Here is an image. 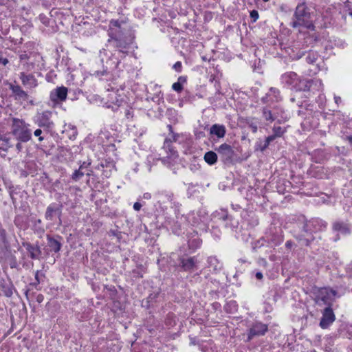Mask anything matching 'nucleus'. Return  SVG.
Segmentation results:
<instances>
[{
  "label": "nucleus",
  "instance_id": "1",
  "mask_svg": "<svg viewBox=\"0 0 352 352\" xmlns=\"http://www.w3.org/2000/svg\"><path fill=\"white\" fill-rule=\"evenodd\" d=\"M109 38L106 44L107 48L100 50L99 56L102 62L107 59L105 69L102 71H93L91 75L102 79L109 74V69L118 68L121 58L129 53L133 47V37L131 34H124L121 28V22L118 20H111L108 30Z\"/></svg>",
  "mask_w": 352,
  "mask_h": 352
},
{
  "label": "nucleus",
  "instance_id": "2",
  "mask_svg": "<svg viewBox=\"0 0 352 352\" xmlns=\"http://www.w3.org/2000/svg\"><path fill=\"white\" fill-rule=\"evenodd\" d=\"M291 25L294 28L302 27L309 30L314 29L312 14L305 3H299L296 6Z\"/></svg>",
  "mask_w": 352,
  "mask_h": 352
},
{
  "label": "nucleus",
  "instance_id": "3",
  "mask_svg": "<svg viewBox=\"0 0 352 352\" xmlns=\"http://www.w3.org/2000/svg\"><path fill=\"white\" fill-rule=\"evenodd\" d=\"M30 125L23 119L12 118L11 133L14 138L22 142H28L32 138Z\"/></svg>",
  "mask_w": 352,
  "mask_h": 352
},
{
  "label": "nucleus",
  "instance_id": "4",
  "mask_svg": "<svg viewBox=\"0 0 352 352\" xmlns=\"http://www.w3.org/2000/svg\"><path fill=\"white\" fill-rule=\"evenodd\" d=\"M280 82L285 86L296 91H309V85L307 80L301 78L297 74L293 72H288L282 74Z\"/></svg>",
  "mask_w": 352,
  "mask_h": 352
},
{
  "label": "nucleus",
  "instance_id": "5",
  "mask_svg": "<svg viewBox=\"0 0 352 352\" xmlns=\"http://www.w3.org/2000/svg\"><path fill=\"white\" fill-rule=\"evenodd\" d=\"M314 300L319 306L331 307L337 295L336 291L329 287H316L313 292Z\"/></svg>",
  "mask_w": 352,
  "mask_h": 352
},
{
  "label": "nucleus",
  "instance_id": "6",
  "mask_svg": "<svg viewBox=\"0 0 352 352\" xmlns=\"http://www.w3.org/2000/svg\"><path fill=\"white\" fill-rule=\"evenodd\" d=\"M175 218L165 214L162 224L166 228L170 230L173 234L179 235L186 229L187 223L186 221L181 222L180 217L182 214L179 211V208L175 209Z\"/></svg>",
  "mask_w": 352,
  "mask_h": 352
},
{
  "label": "nucleus",
  "instance_id": "7",
  "mask_svg": "<svg viewBox=\"0 0 352 352\" xmlns=\"http://www.w3.org/2000/svg\"><path fill=\"white\" fill-rule=\"evenodd\" d=\"M110 93L107 96V101L105 102L107 108L111 109L113 111H117L118 108L126 103V97L123 92V89L121 90L116 89L109 85L107 89Z\"/></svg>",
  "mask_w": 352,
  "mask_h": 352
},
{
  "label": "nucleus",
  "instance_id": "8",
  "mask_svg": "<svg viewBox=\"0 0 352 352\" xmlns=\"http://www.w3.org/2000/svg\"><path fill=\"white\" fill-rule=\"evenodd\" d=\"M207 219L206 212L199 210L197 212H190L186 215H181L180 221L182 223L186 221L187 226L190 225L193 227H199V229L204 230L206 228Z\"/></svg>",
  "mask_w": 352,
  "mask_h": 352
},
{
  "label": "nucleus",
  "instance_id": "9",
  "mask_svg": "<svg viewBox=\"0 0 352 352\" xmlns=\"http://www.w3.org/2000/svg\"><path fill=\"white\" fill-rule=\"evenodd\" d=\"M155 197L156 199V205L159 206V207L162 208L164 210V208H166V206H163L165 204L169 202L173 205V207L175 209L179 208L180 207V204L175 201L174 194L169 190H160L158 191L155 195Z\"/></svg>",
  "mask_w": 352,
  "mask_h": 352
},
{
  "label": "nucleus",
  "instance_id": "10",
  "mask_svg": "<svg viewBox=\"0 0 352 352\" xmlns=\"http://www.w3.org/2000/svg\"><path fill=\"white\" fill-rule=\"evenodd\" d=\"M52 112L50 111H44L37 113L35 117V123L41 128L44 129V131H50L54 127V123L52 120Z\"/></svg>",
  "mask_w": 352,
  "mask_h": 352
},
{
  "label": "nucleus",
  "instance_id": "11",
  "mask_svg": "<svg viewBox=\"0 0 352 352\" xmlns=\"http://www.w3.org/2000/svg\"><path fill=\"white\" fill-rule=\"evenodd\" d=\"M268 330L267 324L261 322H256L254 323L248 331L247 342H250L254 337L262 336L265 334Z\"/></svg>",
  "mask_w": 352,
  "mask_h": 352
},
{
  "label": "nucleus",
  "instance_id": "12",
  "mask_svg": "<svg viewBox=\"0 0 352 352\" xmlns=\"http://www.w3.org/2000/svg\"><path fill=\"white\" fill-rule=\"evenodd\" d=\"M62 214V206L56 203L50 204L46 208L45 218L47 221H54L58 217L60 221Z\"/></svg>",
  "mask_w": 352,
  "mask_h": 352
},
{
  "label": "nucleus",
  "instance_id": "13",
  "mask_svg": "<svg viewBox=\"0 0 352 352\" xmlns=\"http://www.w3.org/2000/svg\"><path fill=\"white\" fill-rule=\"evenodd\" d=\"M216 150L223 162L228 163L232 161L234 156V151L230 145L224 143L220 145Z\"/></svg>",
  "mask_w": 352,
  "mask_h": 352
},
{
  "label": "nucleus",
  "instance_id": "14",
  "mask_svg": "<svg viewBox=\"0 0 352 352\" xmlns=\"http://www.w3.org/2000/svg\"><path fill=\"white\" fill-rule=\"evenodd\" d=\"M281 100L282 97L280 94V91L275 87H271L267 93L265 94V96L261 99L263 104L269 105L278 102Z\"/></svg>",
  "mask_w": 352,
  "mask_h": 352
},
{
  "label": "nucleus",
  "instance_id": "15",
  "mask_svg": "<svg viewBox=\"0 0 352 352\" xmlns=\"http://www.w3.org/2000/svg\"><path fill=\"white\" fill-rule=\"evenodd\" d=\"M273 134L267 136L265 138L264 144L261 146V151H265L270 145V144L276 140L277 138L282 137L283 134L286 132V129L283 128L280 126L274 125L272 128Z\"/></svg>",
  "mask_w": 352,
  "mask_h": 352
},
{
  "label": "nucleus",
  "instance_id": "16",
  "mask_svg": "<svg viewBox=\"0 0 352 352\" xmlns=\"http://www.w3.org/2000/svg\"><path fill=\"white\" fill-rule=\"evenodd\" d=\"M181 135L178 133H172L171 138H166L164 140L162 148L167 153L168 157H175L177 155V151L172 146V142L181 143L179 138Z\"/></svg>",
  "mask_w": 352,
  "mask_h": 352
},
{
  "label": "nucleus",
  "instance_id": "17",
  "mask_svg": "<svg viewBox=\"0 0 352 352\" xmlns=\"http://www.w3.org/2000/svg\"><path fill=\"white\" fill-rule=\"evenodd\" d=\"M67 96V89L65 87H59L53 89L50 92V100L57 103L58 102H63L66 100Z\"/></svg>",
  "mask_w": 352,
  "mask_h": 352
},
{
  "label": "nucleus",
  "instance_id": "18",
  "mask_svg": "<svg viewBox=\"0 0 352 352\" xmlns=\"http://www.w3.org/2000/svg\"><path fill=\"white\" fill-rule=\"evenodd\" d=\"M336 317L331 307H327L323 312L322 317L320 322V326L322 329L327 328L335 320Z\"/></svg>",
  "mask_w": 352,
  "mask_h": 352
},
{
  "label": "nucleus",
  "instance_id": "19",
  "mask_svg": "<svg viewBox=\"0 0 352 352\" xmlns=\"http://www.w3.org/2000/svg\"><path fill=\"white\" fill-rule=\"evenodd\" d=\"M9 89L12 91V95L15 100L21 102L28 100V94L19 85L10 83Z\"/></svg>",
  "mask_w": 352,
  "mask_h": 352
},
{
  "label": "nucleus",
  "instance_id": "20",
  "mask_svg": "<svg viewBox=\"0 0 352 352\" xmlns=\"http://www.w3.org/2000/svg\"><path fill=\"white\" fill-rule=\"evenodd\" d=\"M310 228L311 227H306L305 224L302 233L296 236L302 245H310L315 239L312 233L308 231Z\"/></svg>",
  "mask_w": 352,
  "mask_h": 352
},
{
  "label": "nucleus",
  "instance_id": "21",
  "mask_svg": "<svg viewBox=\"0 0 352 352\" xmlns=\"http://www.w3.org/2000/svg\"><path fill=\"white\" fill-rule=\"evenodd\" d=\"M19 78L23 85L26 88L32 89L38 85L37 80L32 74H26L25 72H21Z\"/></svg>",
  "mask_w": 352,
  "mask_h": 352
},
{
  "label": "nucleus",
  "instance_id": "22",
  "mask_svg": "<svg viewBox=\"0 0 352 352\" xmlns=\"http://www.w3.org/2000/svg\"><path fill=\"white\" fill-rule=\"evenodd\" d=\"M188 245L192 251H195L201 246L202 241L199 237L197 232H189L187 235Z\"/></svg>",
  "mask_w": 352,
  "mask_h": 352
},
{
  "label": "nucleus",
  "instance_id": "23",
  "mask_svg": "<svg viewBox=\"0 0 352 352\" xmlns=\"http://www.w3.org/2000/svg\"><path fill=\"white\" fill-rule=\"evenodd\" d=\"M268 242L272 245H278L283 241V236L281 234V230L279 228L278 230L275 228V232L270 233L267 235Z\"/></svg>",
  "mask_w": 352,
  "mask_h": 352
},
{
  "label": "nucleus",
  "instance_id": "24",
  "mask_svg": "<svg viewBox=\"0 0 352 352\" xmlns=\"http://www.w3.org/2000/svg\"><path fill=\"white\" fill-rule=\"evenodd\" d=\"M197 258L196 256L182 258L181 261L182 267L185 271H190L196 268L197 264Z\"/></svg>",
  "mask_w": 352,
  "mask_h": 352
},
{
  "label": "nucleus",
  "instance_id": "25",
  "mask_svg": "<svg viewBox=\"0 0 352 352\" xmlns=\"http://www.w3.org/2000/svg\"><path fill=\"white\" fill-rule=\"evenodd\" d=\"M0 289L6 297H11L13 294L14 286L10 280H0Z\"/></svg>",
  "mask_w": 352,
  "mask_h": 352
},
{
  "label": "nucleus",
  "instance_id": "26",
  "mask_svg": "<svg viewBox=\"0 0 352 352\" xmlns=\"http://www.w3.org/2000/svg\"><path fill=\"white\" fill-rule=\"evenodd\" d=\"M226 129L224 125L214 124L210 129V133L217 136L218 138H222L225 136Z\"/></svg>",
  "mask_w": 352,
  "mask_h": 352
},
{
  "label": "nucleus",
  "instance_id": "27",
  "mask_svg": "<svg viewBox=\"0 0 352 352\" xmlns=\"http://www.w3.org/2000/svg\"><path fill=\"white\" fill-rule=\"evenodd\" d=\"M306 227H312L315 232L320 231L327 227V223L320 219H315L306 223Z\"/></svg>",
  "mask_w": 352,
  "mask_h": 352
},
{
  "label": "nucleus",
  "instance_id": "28",
  "mask_svg": "<svg viewBox=\"0 0 352 352\" xmlns=\"http://www.w3.org/2000/svg\"><path fill=\"white\" fill-rule=\"evenodd\" d=\"M26 250L30 254V257L32 259H39L41 255V248L38 245H32L30 243H27Z\"/></svg>",
  "mask_w": 352,
  "mask_h": 352
},
{
  "label": "nucleus",
  "instance_id": "29",
  "mask_svg": "<svg viewBox=\"0 0 352 352\" xmlns=\"http://www.w3.org/2000/svg\"><path fill=\"white\" fill-rule=\"evenodd\" d=\"M47 239L50 251L55 253L58 252L61 248V243L57 239L49 235L47 236Z\"/></svg>",
  "mask_w": 352,
  "mask_h": 352
},
{
  "label": "nucleus",
  "instance_id": "30",
  "mask_svg": "<svg viewBox=\"0 0 352 352\" xmlns=\"http://www.w3.org/2000/svg\"><path fill=\"white\" fill-rule=\"evenodd\" d=\"M263 116L265 120L270 121V122L276 120L279 121L278 113L273 112V111L268 107H264L263 109Z\"/></svg>",
  "mask_w": 352,
  "mask_h": 352
},
{
  "label": "nucleus",
  "instance_id": "31",
  "mask_svg": "<svg viewBox=\"0 0 352 352\" xmlns=\"http://www.w3.org/2000/svg\"><path fill=\"white\" fill-rule=\"evenodd\" d=\"M333 229L335 232H337L338 233L346 235L350 233L349 228L348 226L343 223L340 221H336L333 225Z\"/></svg>",
  "mask_w": 352,
  "mask_h": 352
},
{
  "label": "nucleus",
  "instance_id": "32",
  "mask_svg": "<svg viewBox=\"0 0 352 352\" xmlns=\"http://www.w3.org/2000/svg\"><path fill=\"white\" fill-rule=\"evenodd\" d=\"M208 267L216 272L221 270L223 265L217 257L210 256L208 258Z\"/></svg>",
  "mask_w": 352,
  "mask_h": 352
},
{
  "label": "nucleus",
  "instance_id": "33",
  "mask_svg": "<svg viewBox=\"0 0 352 352\" xmlns=\"http://www.w3.org/2000/svg\"><path fill=\"white\" fill-rule=\"evenodd\" d=\"M309 82V90H317V91H322L323 90V83L322 80L320 79H314L311 80H308Z\"/></svg>",
  "mask_w": 352,
  "mask_h": 352
},
{
  "label": "nucleus",
  "instance_id": "34",
  "mask_svg": "<svg viewBox=\"0 0 352 352\" xmlns=\"http://www.w3.org/2000/svg\"><path fill=\"white\" fill-rule=\"evenodd\" d=\"M204 160L208 164L213 165L217 161V155L213 151H208L204 155Z\"/></svg>",
  "mask_w": 352,
  "mask_h": 352
},
{
  "label": "nucleus",
  "instance_id": "35",
  "mask_svg": "<svg viewBox=\"0 0 352 352\" xmlns=\"http://www.w3.org/2000/svg\"><path fill=\"white\" fill-rule=\"evenodd\" d=\"M320 58V55L317 52L309 51L307 52L305 60L309 64H314Z\"/></svg>",
  "mask_w": 352,
  "mask_h": 352
},
{
  "label": "nucleus",
  "instance_id": "36",
  "mask_svg": "<svg viewBox=\"0 0 352 352\" xmlns=\"http://www.w3.org/2000/svg\"><path fill=\"white\" fill-rule=\"evenodd\" d=\"M19 59L21 64L23 65L22 69L28 70L30 67V64L28 63V60L29 59V56H28V54L25 52L20 54Z\"/></svg>",
  "mask_w": 352,
  "mask_h": 352
},
{
  "label": "nucleus",
  "instance_id": "37",
  "mask_svg": "<svg viewBox=\"0 0 352 352\" xmlns=\"http://www.w3.org/2000/svg\"><path fill=\"white\" fill-rule=\"evenodd\" d=\"M41 223H42V221L41 219H35L34 223L33 225V229H34V232H36L37 234H42L45 232V230H44L43 227L42 226Z\"/></svg>",
  "mask_w": 352,
  "mask_h": 352
},
{
  "label": "nucleus",
  "instance_id": "38",
  "mask_svg": "<svg viewBox=\"0 0 352 352\" xmlns=\"http://www.w3.org/2000/svg\"><path fill=\"white\" fill-rule=\"evenodd\" d=\"M273 112L278 113L279 115V121L281 120H286L287 118V115L285 114V111L278 106H275L273 109Z\"/></svg>",
  "mask_w": 352,
  "mask_h": 352
},
{
  "label": "nucleus",
  "instance_id": "39",
  "mask_svg": "<svg viewBox=\"0 0 352 352\" xmlns=\"http://www.w3.org/2000/svg\"><path fill=\"white\" fill-rule=\"evenodd\" d=\"M85 175V173L82 170L78 168L77 170H75V171L72 175V179L77 182L78 181L83 175Z\"/></svg>",
  "mask_w": 352,
  "mask_h": 352
},
{
  "label": "nucleus",
  "instance_id": "40",
  "mask_svg": "<svg viewBox=\"0 0 352 352\" xmlns=\"http://www.w3.org/2000/svg\"><path fill=\"white\" fill-rule=\"evenodd\" d=\"M219 285V282L216 280H211L208 282L207 287L211 289V291H216L218 289Z\"/></svg>",
  "mask_w": 352,
  "mask_h": 352
},
{
  "label": "nucleus",
  "instance_id": "41",
  "mask_svg": "<svg viewBox=\"0 0 352 352\" xmlns=\"http://www.w3.org/2000/svg\"><path fill=\"white\" fill-rule=\"evenodd\" d=\"M160 158L158 157H155V156L154 155H149L147 158H146V164H147V166H148V170L150 171L151 170V162H154L155 160H160Z\"/></svg>",
  "mask_w": 352,
  "mask_h": 352
},
{
  "label": "nucleus",
  "instance_id": "42",
  "mask_svg": "<svg viewBox=\"0 0 352 352\" xmlns=\"http://www.w3.org/2000/svg\"><path fill=\"white\" fill-rule=\"evenodd\" d=\"M42 133H43V131L40 129H36L34 132V135L36 137H38V140L39 142H42L45 139L44 136L42 135Z\"/></svg>",
  "mask_w": 352,
  "mask_h": 352
},
{
  "label": "nucleus",
  "instance_id": "43",
  "mask_svg": "<svg viewBox=\"0 0 352 352\" xmlns=\"http://www.w3.org/2000/svg\"><path fill=\"white\" fill-rule=\"evenodd\" d=\"M91 162L90 161H86V162H80V167L79 168L81 169V170H84V169H86V170H88L89 169V167L91 165Z\"/></svg>",
  "mask_w": 352,
  "mask_h": 352
},
{
  "label": "nucleus",
  "instance_id": "44",
  "mask_svg": "<svg viewBox=\"0 0 352 352\" xmlns=\"http://www.w3.org/2000/svg\"><path fill=\"white\" fill-rule=\"evenodd\" d=\"M172 89L177 92H180L183 89V86L179 82H176L173 84Z\"/></svg>",
  "mask_w": 352,
  "mask_h": 352
},
{
  "label": "nucleus",
  "instance_id": "45",
  "mask_svg": "<svg viewBox=\"0 0 352 352\" xmlns=\"http://www.w3.org/2000/svg\"><path fill=\"white\" fill-rule=\"evenodd\" d=\"M227 306L228 307H230L232 309V311H236L237 309V305H236V302L234 300H231L230 301L228 304H227Z\"/></svg>",
  "mask_w": 352,
  "mask_h": 352
},
{
  "label": "nucleus",
  "instance_id": "46",
  "mask_svg": "<svg viewBox=\"0 0 352 352\" xmlns=\"http://www.w3.org/2000/svg\"><path fill=\"white\" fill-rule=\"evenodd\" d=\"M250 17L254 22L258 19V13L256 10H252L250 12Z\"/></svg>",
  "mask_w": 352,
  "mask_h": 352
},
{
  "label": "nucleus",
  "instance_id": "47",
  "mask_svg": "<svg viewBox=\"0 0 352 352\" xmlns=\"http://www.w3.org/2000/svg\"><path fill=\"white\" fill-rule=\"evenodd\" d=\"M39 19L42 23L45 24L46 25L49 24V19L46 16H45L43 14H40Z\"/></svg>",
  "mask_w": 352,
  "mask_h": 352
},
{
  "label": "nucleus",
  "instance_id": "48",
  "mask_svg": "<svg viewBox=\"0 0 352 352\" xmlns=\"http://www.w3.org/2000/svg\"><path fill=\"white\" fill-rule=\"evenodd\" d=\"M9 61L7 58L2 56L1 52H0V65L6 66L8 64Z\"/></svg>",
  "mask_w": 352,
  "mask_h": 352
},
{
  "label": "nucleus",
  "instance_id": "49",
  "mask_svg": "<svg viewBox=\"0 0 352 352\" xmlns=\"http://www.w3.org/2000/svg\"><path fill=\"white\" fill-rule=\"evenodd\" d=\"M182 63L179 61L176 62L174 65L173 68L177 71V72H181L182 70Z\"/></svg>",
  "mask_w": 352,
  "mask_h": 352
},
{
  "label": "nucleus",
  "instance_id": "50",
  "mask_svg": "<svg viewBox=\"0 0 352 352\" xmlns=\"http://www.w3.org/2000/svg\"><path fill=\"white\" fill-rule=\"evenodd\" d=\"M304 55H305V53H303L302 52H300L297 53L296 54L290 55V56L294 60H298V59H300Z\"/></svg>",
  "mask_w": 352,
  "mask_h": 352
},
{
  "label": "nucleus",
  "instance_id": "51",
  "mask_svg": "<svg viewBox=\"0 0 352 352\" xmlns=\"http://www.w3.org/2000/svg\"><path fill=\"white\" fill-rule=\"evenodd\" d=\"M125 116L127 119L132 118L133 116V111L131 109L125 111Z\"/></svg>",
  "mask_w": 352,
  "mask_h": 352
},
{
  "label": "nucleus",
  "instance_id": "52",
  "mask_svg": "<svg viewBox=\"0 0 352 352\" xmlns=\"http://www.w3.org/2000/svg\"><path fill=\"white\" fill-rule=\"evenodd\" d=\"M39 275H40V272L36 271L35 273L36 283H34V285H38L40 283L41 280H40Z\"/></svg>",
  "mask_w": 352,
  "mask_h": 352
},
{
  "label": "nucleus",
  "instance_id": "53",
  "mask_svg": "<svg viewBox=\"0 0 352 352\" xmlns=\"http://www.w3.org/2000/svg\"><path fill=\"white\" fill-rule=\"evenodd\" d=\"M142 208V204L139 202H135L133 204V209L135 210V211H139Z\"/></svg>",
  "mask_w": 352,
  "mask_h": 352
},
{
  "label": "nucleus",
  "instance_id": "54",
  "mask_svg": "<svg viewBox=\"0 0 352 352\" xmlns=\"http://www.w3.org/2000/svg\"><path fill=\"white\" fill-rule=\"evenodd\" d=\"M177 82H179L182 85L186 82V77L184 76H179L178 78V80L177 81Z\"/></svg>",
  "mask_w": 352,
  "mask_h": 352
},
{
  "label": "nucleus",
  "instance_id": "55",
  "mask_svg": "<svg viewBox=\"0 0 352 352\" xmlns=\"http://www.w3.org/2000/svg\"><path fill=\"white\" fill-rule=\"evenodd\" d=\"M255 277L258 280H262L263 278V274L261 272H256L255 273Z\"/></svg>",
  "mask_w": 352,
  "mask_h": 352
},
{
  "label": "nucleus",
  "instance_id": "56",
  "mask_svg": "<svg viewBox=\"0 0 352 352\" xmlns=\"http://www.w3.org/2000/svg\"><path fill=\"white\" fill-rule=\"evenodd\" d=\"M293 245H294V243L292 241H287L285 243V246L288 249H291L293 247Z\"/></svg>",
  "mask_w": 352,
  "mask_h": 352
},
{
  "label": "nucleus",
  "instance_id": "57",
  "mask_svg": "<svg viewBox=\"0 0 352 352\" xmlns=\"http://www.w3.org/2000/svg\"><path fill=\"white\" fill-rule=\"evenodd\" d=\"M151 197H152L151 194L149 192H145L143 195V198L145 199H151Z\"/></svg>",
  "mask_w": 352,
  "mask_h": 352
},
{
  "label": "nucleus",
  "instance_id": "58",
  "mask_svg": "<svg viewBox=\"0 0 352 352\" xmlns=\"http://www.w3.org/2000/svg\"><path fill=\"white\" fill-rule=\"evenodd\" d=\"M195 96H189L188 97H186V100L190 102H192L195 100Z\"/></svg>",
  "mask_w": 352,
  "mask_h": 352
},
{
  "label": "nucleus",
  "instance_id": "59",
  "mask_svg": "<svg viewBox=\"0 0 352 352\" xmlns=\"http://www.w3.org/2000/svg\"><path fill=\"white\" fill-rule=\"evenodd\" d=\"M21 142H19L16 144V148L17 149L18 151H21V149H22V144H21Z\"/></svg>",
  "mask_w": 352,
  "mask_h": 352
},
{
  "label": "nucleus",
  "instance_id": "60",
  "mask_svg": "<svg viewBox=\"0 0 352 352\" xmlns=\"http://www.w3.org/2000/svg\"><path fill=\"white\" fill-rule=\"evenodd\" d=\"M335 102L338 104L340 102H341V98L339 96H334Z\"/></svg>",
  "mask_w": 352,
  "mask_h": 352
},
{
  "label": "nucleus",
  "instance_id": "61",
  "mask_svg": "<svg viewBox=\"0 0 352 352\" xmlns=\"http://www.w3.org/2000/svg\"><path fill=\"white\" fill-rule=\"evenodd\" d=\"M87 172L86 173V175L89 177L94 175V171L91 169L87 170Z\"/></svg>",
  "mask_w": 352,
  "mask_h": 352
},
{
  "label": "nucleus",
  "instance_id": "62",
  "mask_svg": "<svg viewBox=\"0 0 352 352\" xmlns=\"http://www.w3.org/2000/svg\"><path fill=\"white\" fill-rule=\"evenodd\" d=\"M348 336L350 339H352V327L348 330Z\"/></svg>",
  "mask_w": 352,
  "mask_h": 352
},
{
  "label": "nucleus",
  "instance_id": "63",
  "mask_svg": "<svg viewBox=\"0 0 352 352\" xmlns=\"http://www.w3.org/2000/svg\"><path fill=\"white\" fill-rule=\"evenodd\" d=\"M250 127L252 128V131L254 133H256L257 131V126L256 125H250Z\"/></svg>",
  "mask_w": 352,
  "mask_h": 352
},
{
  "label": "nucleus",
  "instance_id": "64",
  "mask_svg": "<svg viewBox=\"0 0 352 352\" xmlns=\"http://www.w3.org/2000/svg\"><path fill=\"white\" fill-rule=\"evenodd\" d=\"M316 71L315 72V73H316L317 72L320 71L321 69H320V63H316Z\"/></svg>",
  "mask_w": 352,
  "mask_h": 352
}]
</instances>
